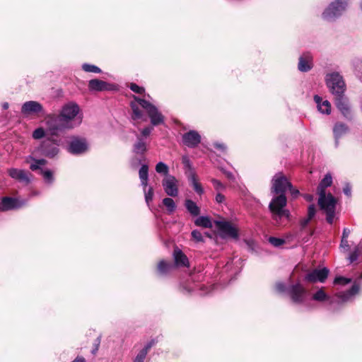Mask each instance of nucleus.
<instances>
[{
	"label": "nucleus",
	"instance_id": "1",
	"mask_svg": "<svg viewBox=\"0 0 362 362\" xmlns=\"http://www.w3.org/2000/svg\"><path fill=\"white\" fill-rule=\"evenodd\" d=\"M134 100L131 103V107L133 112L132 117L134 120H146V118L144 116L142 110H141V107L147 112L152 125L157 126L163 123L164 117L154 105L144 99L136 96H134Z\"/></svg>",
	"mask_w": 362,
	"mask_h": 362
},
{
	"label": "nucleus",
	"instance_id": "2",
	"mask_svg": "<svg viewBox=\"0 0 362 362\" xmlns=\"http://www.w3.org/2000/svg\"><path fill=\"white\" fill-rule=\"evenodd\" d=\"M332 183V177L331 175L327 174L317 187L318 204L326 214L327 221L329 223H332L334 221L337 200L330 193L326 194L325 189L329 187Z\"/></svg>",
	"mask_w": 362,
	"mask_h": 362
},
{
	"label": "nucleus",
	"instance_id": "3",
	"mask_svg": "<svg viewBox=\"0 0 362 362\" xmlns=\"http://www.w3.org/2000/svg\"><path fill=\"white\" fill-rule=\"evenodd\" d=\"M83 118V112L78 104L69 102L62 106L59 112V121L66 129H72L81 125Z\"/></svg>",
	"mask_w": 362,
	"mask_h": 362
},
{
	"label": "nucleus",
	"instance_id": "4",
	"mask_svg": "<svg viewBox=\"0 0 362 362\" xmlns=\"http://www.w3.org/2000/svg\"><path fill=\"white\" fill-rule=\"evenodd\" d=\"M326 84L334 97L344 95L346 90V84L343 77L338 72L327 74L325 76Z\"/></svg>",
	"mask_w": 362,
	"mask_h": 362
},
{
	"label": "nucleus",
	"instance_id": "5",
	"mask_svg": "<svg viewBox=\"0 0 362 362\" xmlns=\"http://www.w3.org/2000/svg\"><path fill=\"white\" fill-rule=\"evenodd\" d=\"M278 196L274 197L269 205V209L273 214L274 218L278 222L279 219L282 217L288 218L290 213L284 207L286 205L287 199L285 194H277Z\"/></svg>",
	"mask_w": 362,
	"mask_h": 362
},
{
	"label": "nucleus",
	"instance_id": "6",
	"mask_svg": "<svg viewBox=\"0 0 362 362\" xmlns=\"http://www.w3.org/2000/svg\"><path fill=\"white\" fill-rule=\"evenodd\" d=\"M348 0H335L332 1L322 12V18L327 21L335 20L346 10Z\"/></svg>",
	"mask_w": 362,
	"mask_h": 362
},
{
	"label": "nucleus",
	"instance_id": "7",
	"mask_svg": "<svg viewBox=\"0 0 362 362\" xmlns=\"http://www.w3.org/2000/svg\"><path fill=\"white\" fill-rule=\"evenodd\" d=\"M58 144L52 140L47 139L43 141L40 145L35 147L32 153L33 156H45L48 158H54L59 151Z\"/></svg>",
	"mask_w": 362,
	"mask_h": 362
},
{
	"label": "nucleus",
	"instance_id": "8",
	"mask_svg": "<svg viewBox=\"0 0 362 362\" xmlns=\"http://www.w3.org/2000/svg\"><path fill=\"white\" fill-rule=\"evenodd\" d=\"M291 187V182L281 173H276L272 180L271 192L275 194H285V192Z\"/></svg>",
	"mask_w": 362,
	"mask_h": 362
},
{
	"label": "nucleus",
	"instance_id": "9",
	"mask_svg": "<svg viewBox=\"0 0 362 362\" xmlns=\"http://www.w3.org/2000/svg\"><path fill=\"white\" fill-rule=\"evenodd\" d=\"M89 148L86 139L81 136H72L69 141L67 150L72 154H82L88 151Z\"/></svg>",
	"mask_w": 362,
	"mask_h": 362
},
{
	"label": "nucleus",
	"instance_id": "10",
	"mask_svg": "<svg viewBox=\"0 0 362 362\" xmlns=\"http://www.w3.org/2000/svg\"><path fill=\"white\" fill-rule=\"evenodd\" d=\"M288 293L293 303H302L305 300L307 291L302 284L297 283L288 287Z\"/></svg>",
	"mask_w": 362,
	"mask_h": 362
},
{
	"label": "nucleus",
	"instance_id": "11",
	"mask_svg": "<svg viewBox=\"0 0 362 362\" xmlns=\"http://www.w3.org/2000/svg\"><path fill=\"white\" fill-rule=\"evenodd\" d=\"M178 180L173 175H167L162 181L165 192L170 197H176L178 194Z\"/></svg>",
	"mask_w": 362,
	"mask_h": 362
},
{
	"label": "nucleus",
	"instance_id": "12",
	"mask_svg": "<svg viewBox=\"0 0 362 362\" xmlns=\"http://www.w3.org/2000/svg\"><path fill=\"white\" fill-rule=\"evenodd\" d=\"M44 108L42 105L34 100H30L23 104L21 107V113L25 117H30L37 115L40 113H42Z\"/></svg>",
	"mask_w": 362,
	"mask_h": 362
},
{
	"label": "nucleus",
	"instance_id": "13",
	"mask_svg": "<svg viewBox=\"0 0 362 362\" xmlns=\"http://www.w3.org/2000/svg\"><path fill=\"white\" fill-rule=\"evenodd\" d=\"M47 130L51 135H56L59 131L66 129L62 127V121H59L58 117L54 115H49L45 118Z\"/></svg>",
	"mask_w": 362,
	"mask_h": 362
},
{
	"label": "nucleus",
	"instance_id": "14",
	"mask_svg": "<svg viewBox=\"0 0 362 362\" xmlns=\"http://www.w3.org/2000/svg\"><path fill=\"white\" fill-rule=\"evenodd\" d=\"M329 272L327 268L315 269L305 275V280L311 283L317 281L323 283L327 279Z\"/></svg>",
	"mask_w": 362,
	"mask_h": 362
},
{
	"label": "nucleus",
	"instance_id": "15",
	"mask_svg": "<svg viewBox=\"0 0 362 362\" xmlns=\"http://www.w3.org/2000/svg\"><path fill=\"white\" fill-rule=\"evenodd\" d=\"M334 103L337 109L346 118L350 119L351 117L352 114L349 99L344 94L334 97Z\"/></svg>",
	"mask_w": 362,
	"mask_h": 362
},
{
	"label": "nucleus",
	"instance_id": "16",
	"mask_svg": "<svg viewBox=\"0 0 362 362\" xmlns=\"http://www.w3.org/2000/svg\"><path fill=\"white\" fill-rule=\"evenodd\" d=\"M25 200L11 197H4L0 202V211H4L18 209L25 205Z\"/></svg>",
	"mask_w": 362,
	"mask_h": 362
},
{
	"label": "nucleus",
	"instance_id": "17",
	"mask_svg": "<svg viewBox=\"0 0 362 362\" xmlns=\"http://www.w3.org/2000/svg\"><path fill=\"white\" fill-rule=\"evenodd\" d=\"M182 141L187 146L194 148L200 143L201 136L197 132L192 130L182 136Z\"/></svg>",
	"mask_w": 362,
	"mask_h": 362
},
{
	"label": "nucleus",
	"instance_id": "18",
	"mask_svg": "<svg viewBox=\"0 0 362 362\" xmlns=\"http://www.w3.org/2000/svg\"><path fill=\"white\" fill-rule=\"evenodd\" d=\"M220 231L226 236H228L235 239L238 237L237 228L232 223L227 221H221L218 223Z\"/></svg>",
	"mask_w": 362,
	"mask_h": 362
},
{
	"label": "nucleus",
	"instance_id": "19",
	"mask_svg": "<svg viewBox=\"0 0 362 362\" xmlns=\"http://www.w3.org/2000/svg\"><path fill=\"white\" fill-rule=\"evenodd\" d=\"M360 286L358 284H354L351 289L346 292H339L336 294L339 298V303H344L351 300L354 297L359 293Z\"/></svg>",
	"mask_w": 362,
	"mask_h": 362
},
{
	"label": "nucleus",
	"instance_id": "20",
	"mask_svg": "<svg viewBox=\"0 0 362 362\" xmlns=\"http://www.w3.org/2000/svg\"><path fill=\"white\" fill-rule=\"evenodd\" d=\"M313 56L310 53H305L299 57L298 69L301 72L310 71L313 66Z\"/></svg>",
	"mask_w": 362,
	"mask_h": 362
},
{
	"label": "nucleus",
	"instance_id": "21",
	"mask_svg": "<svg viewBox=\"0 0 362 362\" xmlns=\"http://www.w3.org/2000/svg\"><path fill=\"white\" fill-rule=\"evenodd\" d=\"M88 88L90 90L103 91L111 90L112 85L99 79H92L88 82Z\"/></svg>",
	"mask_w": 362,
	"mask_h": 362
},
{
	"label": "nucleus",
	"instance_id": "22",
	"mask_svg": "<svg viewBox=\"0 0 362 362\" xmlns=\"http://www.w3.org/2000/svg\"><path fill=\"white\" fill-rule=\"evenodd\" d=\"M8 175L13 179L21 182L29 183L30 177L28 173L21 169L11 168L8 170Z\"/></svg>",
	"mask_w": 362,
	"mask_h": 362
},
{
	"label": "nucleus",
	"instance_id": "23",
	"mask_svg": "<svg viewBox=\"0 0 362 362\" xmlns=\"http://www.w3.org/2000/svg\"><path fill=\"white\" fill-rule=\"evenodd\" d=\"M34 157H35V156H33V153H31V155L28 156L25 158V162L27 163H30V168L33 171H35L37 170H42V166H44L47 164V160L43 158L36 159ZM35 157H37V156H35Z\"/></svg>",
	"mask_w": 362,
	"mask_h": 362
},
{
	"label": "nucleus",
	"instance_id": "24",
	"mask_svg": "<svg viewBox=\"0 0 362 362\" xmlns=\"http://www.w3.org/2000/svg\"><path fill=\"white\" fill-rule=\"evenodd\" d=\"M314 100L317 104V109L322 114H326L329 115L331 112V104L330 103L325 100H323L322 98L318 95L314 96Z\"/></svg>",
	"mask_w": 362,
	"mask_h": 362
},
{
	"label": "nucleus",
	"instance_id": "25",
	"mask_svg": "<svg viewBox=\"0 0 362 362\" xmlns=\"http://www.w3.org/2000/svg\"><path fill=\"white\" fill-rule=\"evenodd\" d=\"M175 264L177 267L189 266V261L187 256L178 248L175 249L173 252Z\"/></svg>",
	"mask_w": 362,
	"mask_h": 362
},
{
	"label": "nucleus",
	"instance_id": "26",
	"mask_svg": "<svg viewBox=\"0 0 362 362\" xmlns=\"http://www.w3.org/2000/svg\"><path fill=\"white\" fill-rule=\"evenodd\" d=\"M349 131L347 125L341 122H337L334 124L333 128V133L336 140V144H338V140L345 135Z\"/></svg>",
	"mask_w": 362,
	"mask_h": 362
},
{
	"label": "nucleus",
	"instance_id": "27",
	"mask_svg": "<svg viewBox=\"0 0 362 362\" xmlns=\"http://www.w3.org/2000/svg\"><path fill=\"white\" fill-rule=\"evenodd\" d=\"M137 140L134 144V152L137 154H144L147 151L146 143L144 139L136 136Z\"/></svg>",
	"mask_w": 362,
	"mask_h": 362
},
{
	"label": "nucleus",
	"instance_id": "28",
	"mask_svg": "<svg viewBox=\"0 0 362 362\" xmlns=\"http://www.w3.org/2000/svg\"><path fill=\"white\" fill-rule=\"evenodd\" d=\"M188 177L194 190L198 194H202L204 193V189L202 185L199 183L196 174L194 173H191Z\"/></svg>",
	"mask_w": 362,
	"mask_h": 362
},
{
	"label": "nucleus",
	"instance_id": "29",
	"mask_svg": "<svg viewBox=\"0 0 362 362\" xmlns=\"http://www.w3.org/2000/svg\"><path fill=\"white\" fill-rule=\"evenodd\" d=\"M330 297L327 294L323 288L317 289L312 296V299L317 302H325L329 300Z\"/></svg>",
	"mask_w": 362,
	"mask_h": 362
},
{
	"label": "nucleus",
	"instance_id": "30",
	"mask_svg": "<svg viewBox=\"0 0 362 362\" xmlns=\"http://www.w3.org/2000/svg\"><path fill=\"white\" fill-rule=\"evenodd\" d=\"M185 207L187 210L192 215V216H197L200 213V209L199 206L197 205V204L190 200L187 199L185 201Z\"/></svg>",
	"mask_w": 362,
	"mask_h": 362
},
{
	"label": "nucleus",
	"instance_id": "31",
	"mask_svg": "<svg viewBox=\"0 0 362 362\" xmlns=\"http://www.w3.org/2000/svg\"><path fill=\"white\" fill-rule=\"evenodd\" d=\"M153 343L150 342L143 348L139 353L136 355V358L134 360V362H144L149 349L153 346Z\"/></svg>",
	"mask_w": 362,
	"mask_h": 362
},
{
	"label": "nucleus",
	"instance_id": "32",
	"mask_svg": "<svg viewBox=\"0 0 362 362\" xmlns=\"http://www.w3.org/2000/svg\"><path fill=\"white\" fill-rule=\"evenodd\" d=\"M194 223L197 226H202L206 228L212 227V222L208 216H199L195 221Z\"/></svg>",
	"mask_w": 362,
	"mask_h": 362
},
{
	"label": "nucleus",
	"instance_id": "33",
	"mask_svg": "<svg viewBox=\"0 0 362 362\" xmlns=\"http://www.w3.org/2000/svg\"><path fill=\"white\" fill-rule=\"evenodd\" d=\"M174 267L175 265L162 260L159 262L158 264V271L160 274H165L174 268Z\"/></svg>",
	"mask_w": 362,
	"mask_h": 362
},
{
	"label": "nucleus",
	"instance_id": "34",
	"mask_svg": "<svg viewBox=\"0 0 362 362\" xmlns=\"http://www.w3.org/2000/svg\"><path fill=\"white\" fill-rule=\"evenodd\" d=\"M163 204L165 206L169 214L173 213L176 209V204L174 200L170 197L163 199Z\"/></svg>",
	"mask_w": 362,
	"mask_h": 362
},
{
	"label": "nucleus",
	"instance_id": "35",
	"mask_svg": "<svg viewBox=\"0 0 362 362\" xmlns=\"http://www.w3.org/2000/svg\"><path fill=\"white\" fill-rule=\"evenodd\" d=\"M40 174L42 175L45 182L47 184H52L54 182L53 173L49 170H41Z\"/></svg>",
	"mask_w": 362,
	"mask_h": 362
},
{
	"label": "nucleus",
	"instance_id": "36",
	"mask_svg": "<svg viewBox=\"0 0 362 362\" xmlns=\"http://www.w3.org/2000/svg\"><path fill=\"white\" fill-rule=\"evenodd\" d=\"M156 171L158 173H163L165 176H167V175H169L168 174L169 168L165 163H164L163 162H159L156 164Z\"/></svg>",
	"mask_w": 362,
	"mask_h": 362
},
{
	"label": "nucleus",
	"instance_id": "37",
	"mask_svg": "<svg viewBox=\"0 0 362 362\" xmlns=\"http://www.w3.org/2000/svg\"><path fill=\"white\" fill-rule=\"evenodd\" d=\"M82 69L86 72H93V73H100L101 72V69L99 67H98L95 65H93V64H83L82 65Z\"/></svg>",
	"mask_w": 362,
	"mask_h": 362
},
{
	"label": "nucleus",
	"instance_id": "38",
	"mask_svg": "<svg viewBox=\"0 0 362 362\" xmlns=\"http://www.w3.org/2000/svg\"><path fill=\"white\" fill-rule=\"evenodd\" d=\"M139 177L140 180H148V167L147 165H143L139 171Z\"/></svg>",
	"mask_w": 362,
	"mask_h": 362
},
{
	"label": "nucleus",
	"instance_id": "39",
	"mask_svg": "<svg viewBox=\"0 0 362 362\" xmlns=\"http://www.w3.org/2000/svg\"><path fill=\"white\" fill-rule=\"evenodd\" d=\"M211 183L217 192H221L226 189V186L219 180L212 178L211 180Z\"/></svg>",
	"mask_w": 362,
	"mask_h": 362
},
{
	"label": "nucleus",
	"instance_id": "40",
	"mask_svg": "<svg viewBox=\"0 0 362 362\" xmlns=\"http://www.w3.org/2000/svg\"><path fill=\"white\" fill-rule=\"evenodd\" d=\"M45 134L46 131L44 128L38 127L33 132V138L35 139H40L45 136Z\"/></svg>",
	"mask_w": 362,
	"mask_h": 362
},
{
	"label": "nucleus",
	"instance_id": "41",
	"mask_svg": "<svg viewBox=\"0 0 362 362\" xmlns=\"http://www.w3.org/2000/svg\"><path fill=\"white\" fill-rule=\"evenodd\" d=\"M145 200L146 204L148 205L149 203L153 200V187H149L148 189L144 190Z\"/></svg>",
	"mask_w": 362,
	"mask_h": 362
},
{
	"label": "nucleus",
	"instance_id": "42",
	"mask_svg": "<svg viewBox=\"0 0 362 362\" xmlns=\"http://www.w3.org/2000/svg\"><path fill=\"white\" fill-rule=\"evenodd\" d=\"M351 282V279L339 276L335 278L334 283L335 284L346 285Z\"/></svg>",
	"mask_w": 362,
	"mask_h": 362
},
{
	"label": "nucleus",
	"instance_id": "43",
	"mask_svg": "<svg viewBox=\"0 0 362 362\" xmlns=\"http://www.w3.org/2000/svg\"><path fill=\"white\" fill-rule=\"evenodd\" d=\"M269 241L272 245L275 247H279L284 243V240L283 239L274 237L269 238Z\"/></svg>",
	"mask_w": 362,
	"mask_h": 362
},
{
	"label": "nucleus",
	"instance_id": "44",
	"mask_svg": "<svg viewBox=\"0 0 362 362\" xmlns=\"http://www.w3.org/2000/svg\"><path fill=\"white\" fill-rule=\"evenodd\" d=\"M359 255V250L358 247H356L354 250L349 255L348 259L349 260L350 263L354 262L356 261Z\"/></svg>",
	"mask_w": 362,
	"mask_h": 362
},
{
	"label": "nucleus",
	"instance_id": "45",
	"mask_svg": "<svg viewBox=\"0 0 362 362\" xmlns=\"http://www.w3.org/2000/svg\"><path fill=\"white\" fill-rule=\"evenodd\" d=\"M275 288L279 293L288 292V288L282 282H278L275 285Z\"/></svg>",
	"mask_w": 362,
	"mask_h": 362
},
{
	"label": "nucleus",
	"instance_id": "46",
	"mask_svg": "<svg viewBox=\"0 0 362 362\" xmlns=\"http://www.w3.org/2000/svg\"><path fill=\"white\" fill-rule=\"evenodd\" d=\"M192 236L193 239L197 242H202L203 237L200 231L194 230L192 232Z\"/></svg>",
	"mask_w": 362,
	"mask_h": 362
},
{
	"label": "nucleus",
	"instance_id": "47",
	"mask_svg": "<svg viewBox=\"0 0 362 362\" xmlns=\"http://www.w3.org/2000/svg\"><path fill=\"white\" fill-rule=\"evenodd\" d=\"M129 88L133 92L136 93L141 94L144 92V88L143 87H140L135 83H131Z\"/></svg>",
	"mask_w": 362,
	"mask_h": 362
},
{
	"label": "nucleus",
	"instance_id": "48",
	"mask_svg": "<svg viewBox=\"0 0 362 362\" xmlns=\"http://www.w3.org/2000/svg\"><path fill=\"white\" fill-rule=\"evenodd\" d=\"M152 130H153V127H145L144 129H143L141 131V135H139V136L143 139L146 138L147 136H148L151 134Z\"/></svg>",
	"mask_w": 362,
	"mask_h": 362
},
{
	"label": "nucleus",
	"instance_id": "49",
	"mask_svg": "<svg viewBox=\"0 0 362 362\" xmlns=\"http://www.w3.org/2000/svg\"><path fill=\"white\" fill-rule=\"evenodd\" d=\"M182 163H183L185 168H188L189 170L192 168V164H191L190 160L188 158V156H183L182 158Z\"/></svg>",
	"mask_w": 362,
	"mask_h": 362
},
{
	"label": "nucleus",
	"instance_id": "50",
	"mask_svg": "<svg viewBox=\"0 0 362 362\" xmlns=\"http://www.w3.org/2000/svg\"><path fill=\"white\" fill-rule=\"evenodd\" d=\"M340 248H341L344 252H347V251L349 250V245L348 240H346V239H341V240Z\"/></svg>",
	"mask_w": 362,
	"mask_h": 362
},
{
	"label": "nucleus",
	"instance_id": "51",
	"mask_svg": "<svg viewBox=\"0 0 362 362\" xmlns=\"http://www.w3.org/2000/svg\"><path fill=\"white\" fill-rule=\"evenodd\" d=\"M315 212H316L315 206L313 204L309 206L308 210V217H309V218L312 219L314 217Z\"/></svg>",
	"mask_w": 362,
	"mask_h": 362
},
{
	"label": "nucleus",
	"instance_id": "52",
	"mask_svg": "<svg viewBox=\"0 0 362 362\" xmlns=\"http://www.w3.org/2000/svg\"><path fill=\"white\" fill-rule=\"evenodd\" d=\"M215 200L218 204L223 203L225 201V197L221 192H217Z\"/></svg>",
	"mask_w": 362,
	"mask_h": 362
},
{
	"label": "nucleus",
	"instance_id": "53",
	"mask_svg": "<svg viewBox=\"0 0 362 362\" xmlns=\"http://www.w3.org/2000/svg\"><path fill=\"white\" fill-rule=\"evenodd\" d=\"M214 146L215 148H216L217 149H219L222 151H225L226 149V146H225L224 144H222V143L216 142V143L214 144Z\"/></svg>",
	"mask_w": 362,
	"mask_h": 362
},
{
	"label": "nucleus",
	"instance_id": "54",
	"mask_svg": "<svg viewBox=\"0 0 362 362\" xmlns=\"http://www.w3.org/2000/svg\"><path fill=\"white\" fill-rule=\"evenodd\" d=\"M288 189H289L291 195L293 197H296L299 194V191L298 189L293 188L291 184V187H288Z\"/></svg>",
	"mask_w": 362,
	"mask_h": 362
},
{
	"label": "nucleus",
	"instance_id": "55",
	"mask_svg": "<svg viewBox=\"0 0 362 362\" xmlns=\"http://www.w3.org/2000/svg\"><path fill=\"white\" fill-rule=\"evenodd\" d=\"M310 220H311V218H309V217L303 218L300 222L301 228H304L308 224V223L310 222Z\"/></svg>",
	"mask_w": 362,
	"mask_h": 362
},
{
	"label": "nucleus",
	"instance_id": "56",
	"mask_svg": "<svg viewBox=\"0 0 362 362\" xmlns=\"http://www.w3.org/2000/svg\"><path fill=\"white\" fill-rule=\"evenodd\" d=\"M349 234H350V230L348 228H344L343 230L341 239L348 240Z\"/></svg>",
	"mask_w": 362,
	"mask_h": 362
},
{
	"label": "nucleus",
	"instance_id": "57",
	"mask_svg": "<svg viewBox=\"0 0 362 362\" xmlns=\"http://www.w3.org/2000/svg\"><path fill=\"white\" fill-rule=\"evenodd\" d=\"M140 181H141V185L143 187V190L147 189L148 180H141Z\"/></svg>",
	"mask_w": 362,
	"mask_h": 362
},
{
	"label": "nucleus",
	"instance_id": "58",
	"mask_svg": "<svg viewBox=\"0 0 362 362\" xmlns=\"http://www.w3.org/2000/svg\"><path fill=\"white\" fill-rule=\"evenodd\" d=\"M225 175L229 179V180H233L235 179V177L234 175H233V173H230V172H226L225 173Z\"/></svg>",
	"mask_w": 362,
	"mask_h": 362
},
{
	"label": "nucleus",
	"instance_id": "59",
	"mask_svg": "<svg viewBox=\"0 0 362 362\" xmlns=\"http://www.w3.org/2000/svg\"><path fill=\"white\" fill-rule=\"evenodd\" d=\"M304 198L308 201V202H311L313 199V196L311 195V194H305L304 195Z\"/></svg>",
	"mask_w": 362,
	"mask_h": 362
},
{
	"label": "nucleus",
	"instance_id": "60",
	"mask_svg": "<svg viewBox=\"0 0 362 362\" xmlns=\"http://www.w3.org/2000/svg\"><path fill=\"white\" fill-rule=\"evenodd\" d=\"M344 192L346 195H350L351 190L349 188L346 187L344 189Z\"/></svg>",
	"mask_w": 362,
	"mask_h": 362
},
{
	"label": "nucleus",
	"instance_id": "61",
	"mask_svg": "<svg viewBox=\"0 0 362 362\" xmlns=\"http://www.w3.org/2000/svg\"><path fill=\"white\" fill-rule=\"evenodd\" d=\"M73 362H85L83 358H76Z\"/></svg>",
	"mask_w": 362,
	"mask_h": 362
},
{
	"label": "nucleus",
	"instance_id": "62",
	"mask_svg": "<svg viewBox=\"0 0 362 362\" xmlns=\"http://www.w3.org/2000/svg\"><path fill=\"white\" fill-rule=\"evenodd\" d=\"M3 108H4V110L8 109V103H4L3 104Z\"/></svg>",
	"mask_w": 362,
	"mask_h": 362
},
{
	"label": "nucleus",
	"instance_id": "63",
	"mask_svg": "<svg viewBox=\"0 0 362 362\" xmlns=\"http://www.w3.org/2000/svg\"><path fill=\"white\" fill-rule=\"evenodd\" d=\"M361 10H362V2H361Z\"/></svg>",
	"mask_w": 362,
	"mask_h": 362
}]
</instances>
